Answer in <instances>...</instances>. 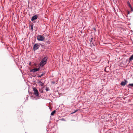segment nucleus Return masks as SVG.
Instances as JSON below:
<instances>
[{
    "label": "nucleus",
    "mask_w": 133,
    "mask_h": 133,
    "mask_svg": "<svg viewBox=\"0 0 133 133\" xmlns=\"http://www.w3.org/2000/svg\"><path fill=\"white\" fill-rule=\"evenodd\" d=\"M55 112H56V110H55L53 111L51 113V115H52V116L53 115H54V114H55Z\"/></svg>",
    "instance_id": "nucleus-13"
},
{
    "label": "nucleus",
    "mask_w": 133,
    "mask_h": 133,
    "mask_svg": "<svg viewBox=\"0 0 133 133\" xmlns=\"http://www.w3.org/2000/svg\"><path fill=\"white\" fill-rule=\"evenodd\" d=\"M48 58V57H44L42 60V61L41 62L40 64V65L41 66H43L44 65H45L46 62V61Z\"/></svg>",
    "instance_id": "nucleus-1"
},
{
    "label": "nucleus",
    "mask_w": 133,
    "mask_h": 133,
    "mask_svg": "<svg viewBox=\"0 0 133 133\" xmlns=\"http://www.w3.org/2000/svg\"><path fill=\"white\" fill-rule=\"evenodd\" d=\"M40 91L42 93L43 92V91Z\"/></svg>",
    "instance_id": "nucleus-20"
},
{
    "label": "nucleus",
    "mask_w": 133,
    "mask_h": 133,
    "mask_svg": "<svg viewBox=\"0 0 133 133\" xmlns=\"http://www.w3.org/2000/svg\"><path fill=\"white\" fill-rule=\"evenodd\" d=\"M127 81L126 80H125L124 81L122 82L121 83V84L122 86H124L127 83Z\"/></svg>",
    "instance_id": "nucleus-6"
},
{
    "label": "nucleus",
    "mask_w": 133,
    "mask_h": 133,
    "mask_svg": "<svg viewBox=\"0 0 133 133\" xmlns=\"http://www.w3.org/2000/svg\"><path fill=\"white\" fill-rule=\"evenodd\" d=\"M39 69V68H34L32 70V71L33 72H35L36 71H38Z\"/></svg>",
    "instance_id": "nucleus-7"
},
{
    "label": "nucleus",
    "mask_w": 133,
    "mask_h": 133,
    "mask_svg": "<svg viewBox=\"0 0 133 133\" xmlns=\"http://www.w3.org/2000/svg\"><path fill=\"white\" fill-rule=\"evenodd\" d=\"M40 47V45L37 43L35 44L33 47V49L34 51H35L38 49Z\"/></svg>",
    "instance_id": "nucleus-4"
},
{
    "label": "nucleus",
    "mask_w": 133,
    "mask_h": 133,
    "mask_svg": "<svg viewBox=\"0 0 133 133\" xmlns=\"http://www.w3.org/2000/svg\"><path fill=\"white\" fill-rule=\"evenodd\" d=\"M130 88V86H131L132 87H133V83L129 84L128 86Z\"/></svg>",
    "instance_id": "nucleus-12"
},
{
    "label": "nucleus",
    "mask_w": 133,
    "mask_h": 133,
    "mask_svg": "<svg viewBox=\"0 0 133 133\" xmlns=\"http://www.w3.org/2000/svg\"><path fill=\"white\" fill-rule=\"evenodd\" d=\"M127 12L128 14H129L130 12L129 11H128Z\"/></svg>",
    "instance_id": "nucleus-19"
},
{
    "label": "nucleus",
    "mask_w": 133,
    "mask_h": 133,
    "mask_svg": "<svg viewBox=\"0 0 133 133\" xmlns=\"http://www.w3.org/2000/svg\"><path fill=\"white\" fill-rule=\"evenodd\" d=\"M127 4L128 6L130 8H131V7H132L131 6V5L130 4V3L129 2V1H128L127 2Z\"/></svg>",
    "instance_id": "nucleus-11"
},
{
    "label": "nucleus",
    "mask_w": 133,
    "mask_h": 133,
    "mask_svg": "<svg viewBox=\"0 0 133 133\" xmlns=\"http://www.w3.org/2000/svg\"><path fill=\"white\" fill-rule=\"evenodd\" d=\"M129 61H131L133 60V54L130 57L129 59Z\"/></svg>",
    "instance_id": "nucleus-10"
},
{
    "label": "nucleus",
    "mask_w": 133,
    "mask_h": 133,
    "mask_svg": "<svg viewBox=\"0 0 133 133\" xmlns=\"http://www.w3.org/2000/svg\"><path fill=\"white\" fill-rule=\"evenodd\" d=\"M37 38L39 41H43L44 39L45 38L43 36L41 35H39L37 36Z\"/></svg>",
    "instance_id": "nucleus-3"
},
{
    "label": "nucleus",
    "mask_w": 133,
    "mask_h": 133,
    "mask_svg": "<svg viewBox=\"0 0 133 133\" xmlns=\"http://www.w3.org/2000/svg\"><path fill=\"white\" fill-rule=\"evenodd\" d=\"M31 29L32 30V31L33 30V26L32 25H31Z\"/></svg>",
    "instance_id": "nucleus-15"
},
{
    "label": "nucleus",
    "mask_w": 133,
    "mask_h": 133,
    "mask_svg": "<svg viewBox=\"0 0 133 133\" xmlns=\"http://www.w3.org/2000/svg\"><path fill=\"white\" fill-rule=\"evenodd\" d=\"M93 38H91V39L90 40V42L91 43V41H92V39H93Z\"/></svg>",
    "instance_id": "nucleus-17"
},
{
    "label": "nucleus",
    "mask_w": 133,
    "mask_h": 133,
    "mask_svg": "<svg viewBox=\"0 0 133 133\" xmlns=\"http://www.w3.org/2000/svg\"><path fill=\"white\" fill-rule=\"evenodd\" d=\"M131 9V11H133V9H132V7H131V8H130Z\"/></svg>",
    "instance_id": "nucleus-16"
},
{
    "label": "nucleus",
    "mask_w": 133,
    "mask_h": 133,
    "mask_svg": "<svg viewBox=\"0 0 133 133\" xmlns=\"http://www.w3.org/2000/svg\"><path fill=\"white\" fill-rule=\"evenodd\" d=\"M77 111H78V110H76V111H74L72 113V114L74 113Z\"/></svg>",
    "instance_id": "nucleus-18"
},
{
    "label": "nucleus",
    "mask_w": 133,
    "mask_h": 133,
    "mask_svg": "<svg viewBox=\"0 0 133 133\" xmlns=\"http://www.w3.org/2000/svg\"><path fill=\"white\" fill-rule=\"evenodd\" d=\"M38 18V16L35 15L32 17L31 18V21H33L37 19Z\"/></svg>",
    "instance_id": "nucleus-5"
},
{
    "label": "nucleus",
    "mask_w": 133,
    "mask_h": 133,
    "mask_svg": "<svg viewBox=\"0 0 133 133\" xmlns=\"http://www.w3.org/2000/svg\"><path fill=\"white\" fill-rule=\"evenodd\" d=\"M33 88L34 91V95L36 97H39V92L37 89L35 87H33Z\"/></svg>",
    "instance_id": "nucleus-2"
},
{
    "label": "nucleus",
    "mask_w": 133,
    "mask_h": 133,
    "mask_svg": "<svg viewBox=\"0 0 133 133\" xmlns=\"http://www.w3.org/2000/svg\"><path fill=\"white\" fill-rule=\"evenodd\" d=\"M46 90L47 91H49V88L47 87H46Z\"/></svg>",
    "instance_id": "nucleus-14"
},
{
    "label": "nucleus",
    "mask_w": 133,
    "mask_h": 133,
    "mask_svg": "<svg viewBox=\"0 0 133 133\" xmlns=\"http://www.w3.org/2000/svg\"><path fill=\"white\" fill-rule=\"evenodd\" d=\"M38 84L40 85L41 86H44V84L40 81H38Z\"/></svg>",
    "instance_id": "nucleus-8"
},
{
    "label": "nucleus",
    "mask_w": 133,
    "mask_h": 133,
    "mask_svg": "<svg viewBox=\"0 0 133 133\" xmlns=\"http://www.w3.org/2000/svg\"><path fill=\"white\" fill-rule=\"evenodd\" d=\"M45 72H42V74H41V75H38V77H41L42 76L44 75L45 74Z\"/></svg>",
    "instance_id": "nucleus-9"
}]
</instances>
